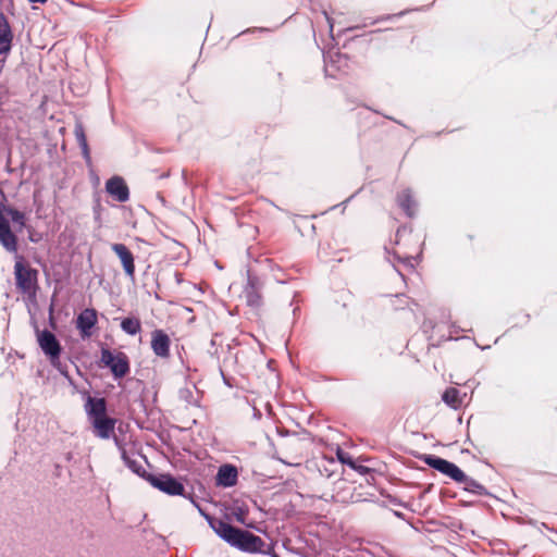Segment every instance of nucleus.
<instances>
[{
  "label": "nucleus",
  "mask_w": 557,
  "mask_h": 557,
  "mask_svg": "<svg viewBox=\"0 0 557 557\" xmlns=\"http://www.w3.org/2000/svg\"><path fill=\"white\" fill-rule=\"evenodd\" d=\"M424 462L429 467H431V468L437 470L438 472L443 473V471H444L448 460L443 459V458L437 457V456H434V455H428L424 458Z\"/></svg>",
  "instance_id": "obj_24"
},
{
  "label": "nucleus",
  "mask_w": 557,
  "mask_h": 557,
  "mask_svg": "<svg viewBox=\"0 0 557 557\" xmlns=\"http://www.w3.org/2000/svg\"><path fill=\"white\" fill-rule=\"evenodd\" d=\"M223 381H224L227 385H230V384H228V380H226V377H224V376H223Z\"/></svg>",
  "instance_id": "obj_32"
},
{
  "label": "nucleus",
  "mask_w": 557,
  "mask_h": 557,
  "mask_svg": "<svg viewBox=\"0 0 557 557\" xmlns=\"http://www.w3.org/2000/svg\"><path fill=\"white\" fill-rule=\"evenodd\" d=\"M116 420L110 417L92 419L94 433L97 437L108 440L114 433Z\"/></svg>",
  "instance_id": "obj_12"
},
{
  "label": "nucleus",
  "mask_w": 557,
  "mask_h": 557,
  "mask_svg": "<svg viewBox=\"0 0 557 557\" xmlns=\"http://www.w3.org/2000/svg\"><path fill=\"white\" fill-rule=\"evenodd\" d=\"M180 398L189 405H197V400L194 399L193 391L190 388H182L180 391Z\"/></svg>",
  "instance_id": "obj_25"
},
{
  "label": "nucleus",
  "mask_w": 557,
  "mask_h": 557,
  "mask_svg": "<svg viewBox=\"0 0 557 557\" xmlns=\"http://www.w3.org/2000/svg\"><path fill=\"white\" fill-rule=\"evenodd\" d=\"M238 472L232 465H223L219 468L216 474V484L223 487H231L237 483Z\"/></svg>",
  "instance_id": "obj_16"
},
{
  "label": "nucleus",
  "mask_w": 557,
  "mask_h": 557,
  "mask_svg": "<svg viewBox=\"0 0 557 557\" xmlns=\"http://www.w3.org/2000/svg\"><path fill=\"white\" fill-rule=\"evenodd\" d=\"M121 329L128 335H136L141 331V323L138 318L127 317L121 321Z\"/></svg>",
  "instance_id": "obj_21"
},
{
  "label": "nucleus",
  "mask_w": 557,
  "mask_h": 557,
  "mask_svg": "<svg viewBox=\"0 0 557 557\" xmlns=\"http://www.w3.org/2000/svg\"><path fill=\"white\" fill-rule=\"evenodd\" d=\"M16 287L24 294H35L37 288V270L26 265L18 256L14 264Z\"/></svg>",
  "instance_id": "obj_1"
},
{
  "label": "nucleus",
  "mask_w": 557,
  "mask_h": 557,
  "mask_svg": "<svg viewBox=\"0 0 557 557\" xmlns=\"http://www.w3.org/2000/svg\"><path fill=\"white\" fill-rule=\"evenodd\" d=\"M457 483L463 484L465 491L473 493L475 495H485L486 494V488L481 483H479L474 479L468 476L467 474H466L465 480L458 481Z\"/></svg>",
  "instance_id": "obj_22"
},
{
  "label": "nucleus",
  "mask_w": 557,
  "mask_h": 557,
  "mask_svg": "<svg viewBox=\"0 0 557 557\" xmlns=\"http://www.w3.org/2000/svg\"><path fill=\"white\" fill-rule=\"evenodd\" d=\"M324 14H325L327 23L330 25V32H332L333 30V22H332L331 17L325 12H324Z\"/></svg>",
  "instance_id": "obj_30"
},
{
  "label": "nucleus",
  "mask_w": 557,
  "mask_h": 557,
  "mask_svg": "<svg viewBox=\"0 0 557 557\" xmlns=\"http://www.w3.org/2000/svg\"><path fill=\"white\" fill-rule=\"evenodd\" d=\"M147 481L159 491L171 495V496H182L184 495L185 487L183 483H181L177 479L172 476L169 473H160V474H148Z\"/></svg>",
  "instance_id": "obj_3"
},
{
  "label": "nucleus",
  "mask_w": 557,
  "mask_h": 557,
  "mask_svg": "<svg viewBox=\"0 0 557 557\" xmlns=\"http://www.w3.org/2000/svg\"><path fill=\"white\" fill-rule=\"evenodd\" d=\"M115 444L119 447V450L121 453V458L124 461L125 466L133 471L135 474H137L140 478H144L147 481V475L149 473L146 472L145 468L141 466V463L136 459L129 456L124 447L116 438Z\"/></svg>",
  "instance_id": "obj_17"
},
{
  "label": "nucleus",
  "mask_w": 557,
  "mask_h": 557,
  "mask_svg": "<svg viewBox=\"0 0 557 557\" xmlns=\"http://www.w3.org/2000/svg\"><path fill=\"white\" fill-rule=\"evenodd\" d=\"M97 323V311L91 308L83 310L76 320V327L83 337H89L91 330Z\"/></svg>",
  "instance_id": "obj_11"
},
{
  "label": "nucleus",
  "mask_w": 557,
  "mask_h": 557,
  "mask_svg": "<svg viewBox=\"0 0 557 557\" xmlns=\"http://www.w3.org/2000/svg\"><path fill=\"white\" fill-rule=\"evenodd\" d=\"M74 135H75V138L78 143V146L81 147L82 149V153L84 156V158L86 159V161H90V151H89V147H88V144H87V138H86V134H85V129H84V126L82 123H76L75 124V127H74Z\"/></svg>",
  "instance_id": "obj_19"
},
{
  "label": "nucleus",
  "mask_w": 557,
  "mask_h": 557,
  "mask_svg": "<svg viewBox=\"0 0 557 557\" xmlns=\"http://www.w3.org/2000/svg\"><path fill=\"white\" fill-rule=\"evenodd\" d=\"M265 547H269L271 550L270 553H262V555H269L271 557H280L275 552H274V544L272 542L270 543H267L265 544Z\"/></svg>",
  "instance_id": "obj_27"
},
{
  "label": "nucleus",
  "mask_w": 557,
  "mask_h": 557,
  "mask_svg": "<svg viewBox=\"0 0 557 557\" xmlns=\"http://www.w3.org/2000/svg\"><path fill=\"white\" fill-rule=\"evenodd\" d=\"M84 407L87 416L91 421L92 419L107 416V403L104 398H97L88 395Z\"/></svg>",
  "instance_id": "obj_15"
},
{
  "label": "nucleus",
  "mask_w": 557,
  "mask_h": 557,
  "mask_svg": "<svg viewBox=\"0 0 557 557\" xmlns=\"http://www.w3.org/2000/svg\"><path fill=\"white\" fill-rule=\"evenodd\" d=\"M442 400L453 409H458L461 406L460 392L455 387L445 389L442 395Z\"/></svg>",
  "instance_id": "obj_20"
},
{
  "label": "nucleus",
  "mask_w": 557,
  "mask_h": 557,
  "mask_svg": "<svg viewBox=\"0 0 557 557\" xmlns=\"http://www.w3.org/2000/svg\"><path fill=\"white\" fill-rule=\"evenodd\" d=\"M171 339L161 329L151 332V349L153 354L162 359L170 357Z\"/></svg>",
  "instance_id": "obj_9"
},
{
  "label": "nucleus",
  "mask_w": 557,
  "mask_h": 557,
  "mask_svg": "<svg viewBox=\"0 0 557 557\" xmlns=\"http://www.w3.org/2000/svg\"><path fill=\"white\" fill-rule=\"evenodd\" d=\"M338 457L342 462L347 463L352 468L355 467L354 461L350 459V457H348L347 459L344 458L342 455H338Z\"/></svg>",
  "instance_id": "obj_28"
},
{
  "label": "nucleus",
  "mask_w": 557,
  "mask_h": 557,
  "mask_svg": "<svg viewBox=\"0 0 557 557\" xmlns=\"http://www.w3.org/2000/svg\"><path fill=\"white\" fill-rule=\"evenodd\" d=\"M37 341L45 355L49 357L52 366H57L62 348L55 335L48 330L38 331Z\"/></svg>",
  "instance_id": "obj_6"
},
{
  "label": "nucleus",
  "mask_w": 557,
  "mask_h": 557,
  "mask_svg": "<svg viewBox=\"0 0 557 557\" xmlns=\"http://www.w3.org/2000/svg\"><path fill=\"white\" fill-rule=\"evenodd\" d=\"M443 474L449 476L455 482L462 481L466 478V473L455 463L448 461Z\"/></svg>",
  "instance_id": "obj_23"
},
{
  "label": "nucleus",
  "mask_w": 557,
  "mask_h": 557,
  "mask_svg": "<svg viewBox=\"0 0 557 557\" xmlns=\"http://www.w3.org/2000/svg\"><path fill=\"white\" fill-rule=\"evenodd\" d=\"M101 362L108 367L114 377L121 379L129 371V362L124 352H112L110 349L103 348L101 350Z\"/></svg>",
  "instance_id": "obj_4"
},
{
  "label": "nucleus",
  "mask_w": 557,
  "mask_h": 557,
  "mask_svg": "<svg viewBox=\"0 0 557 557\" xmlns=\"http://www.w3.org/2000/svg\"><path fill=\"white\" fill-rule=\"evenodd\" d=\"M106 191L119 202H126L129 199V189L124 178L117 175L106 182Z\"/></svg>",
  "instance_id": "obj_8"
},
{
  "label": "nucleus",
  "mask_w": 557,
  "mask_h": 557,
  "mask_svg": "<svg viewBox=\"0 0 557 557\" xmlns=\"http://www.w3.org/2000/svg\"><path fill=\"white\" fill-rule=\"evenodd\" d=\"M112 251L119 257L125 275L131 280L135 278V259L133 252L124 244H112Z\"/></svg>",
  "instance_id": "obj_7"
},
{
  "label": "nucleus",
  "mask_w": 557,
  "mask_h": 557,
  "mask_svg": "<svg viewBox=\"0 0 557 557\" xmlns=\"http://www.w3.org/2000/svg\"><path fill=\"white\" fill-rule=\"evenodd\" d=\"M10 214H11L13 222L21 223V224L23 223V221H24L23 213H21L17 210H10Z\"/></svg>",
  "instance_id": "obj_26"
},
{
  "label": "nucleus",
  "mask_w": 557,
  "mask_h": 557,
  "mask_svg": "<svg viewBox=\"0 0 557 557\" xmlns=\"http://www.w3.org/2000/svg\"><path fill=\"white\" fill-rule=\"evenodd\" d=\"M210 525L213 529V531L230 545H232L239 530L238 528L233 527L232 524L223 521L222 519L211 520Z\"/></svg>",
  "instance_id": "obj_14"
},
{
  "label": "nucleus",
  "mask_w": 557,
  "mask_h": 557,
  "mask_svg": "<svg viewBox=\"0 0 557 557\" xmlns=\"http://www.w3.org/2000/svg\"><path fill=\"white\" fill-rule=\"evenodd\" d=\"M29 2H33V3H46L47 0H28Z\"/></svg>",
  "instance_id": "obj_31"
},
{
  "label": "nucleus",
  "mask_w": 557,
  "mask_h": 557,
  "mask_svg": "<svg viewBox=\"0 0 557 557\" xmlns=\"http://www.w3.org/2000/svg\"><path fill=\"white\" fill-rule=\"evenodd\" d=\"M265 544L267 542H264L260 536L239 529L231 546L250 554L270 553L271 549L265 547Z\"/></svg>",
  "instance_id": "obj_2"
},
{
  "label": "nucleus",
  "mask_w": 557,
  "mask_h": 557,
  "mask_svg": "<svg viewBox=\"0 0 557 557\" xmlns=\"http://www.w3.org/2000/svg\"><path fill=\"white\" fill-rule=\"evenodd\" d=\"M263 285V281L259 276L247 271V282L243 290V297L247 306L251 308H259L262 306Z\"/></svg>",
  "instance_id": "obj_5"
},
{
  "label": "nucleus",
  "mask_w": 557,
  "mask_h": 557,
  "mask_svg": "<svg viewBox=\"0 0 557 557\" xmlns=\"http://www.w3.org/2000/svg\"><path fill=\"white\" fill-rule=\"evenodd\" d=\"M397 203L405 211L407 216L412 218L414 215V208L417 203L412 198L410 189H405L398 194Z\"/></svg>",
  "instance_id": "obj_18"
},
{
  "label": "nucleus",
  "mask_w": 557,
  "mask_h": 557,
  "mask_svg": "<svg viewBox=\"0 0 557 557\" xmlns=\"http://www.w3.org/2000/svg\"><path fill=\"white\" fill-rule=\"evenodd\" d=\"M0 244L9 252L17 251V238L11 231L8 219L4 216L2 209H0Z\"/></svg>",
  "instance_id": "obj_10"
},
{
  "label": "nucleus",
  "mask_w": 557,
  "mask_h": 557,
  "mask_svg": "<svg viewBox=\"0 0 557 557\" xmlns=\"http://www.w3.org/2000/svg\"><path fill=\"white\" fill-rule=\"evenodd\" d=\"M13 33L8 17L0 12V54H8L12 48Z\"/></svg>",
  "instance_id": "obj_13"
},
{
  "label": "nucleus",
  "mask_w": 557,
  "mask_h": 557,
  "mask_svg": "<svg viewBox=\"0 0 557 557\" xmlns=\"http://www.w3.org/2000/svg\"><path fill=\"white\" fill-rule=\"evenodd\" d=\"M54 367H55V368H58V370H59L63 375H67V373H66V371L64 370V368H61L59 360L57 361V366H54Z\"/></svg>",
  "instance_id": "obj_29"
},
{
  "label": "nucleus",
  "mask_w": 557,
  "mask_h": 557,
  "mask_svg": "<svg viewBox=\"0 0 557 557\" xmlns=\"http://www.w3.org/2000/svg\"><path fill=\"white\" fill-rule=\"evenodd\" d=\"M223 381H224L227 385H230V384H228V380H226V377H224V376H223Z\"/></svg>",
  "instance_id": "obj_33"
}]
</instances>
